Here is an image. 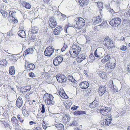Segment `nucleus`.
I'll use <instances>...</instances> for the list:
<instances>
[{"label":"nucleus","instance_id":"f257e3e1","mask_svg":"<svg viewBox=\"0 0 130 130\" xmlns=\"http://www.w3.org/2000/svg\"><path fill=\"white\" fill-rule=\"evenodd\" d=\"M76 19L72 23V26L77 29H81L85 24V20L80 17H77Z\"/></svg>","mask_w":130,"mask_h":130},{"label":"nucleus","instance_id":"f03ea898","mask_svg":"<svg viewBox=\"0 0 130 130\" xmlns=\"http://www.w3.org/2000/svg\"><path fill=\"white\" fill-rule=\"evenodd\" d=\"M81 51L80 47L75 44H73L71 48L69 53L70 56L73 58H76Z\"/></svg>","mask_w":130,"mask_h":130},{"label":"nucleus","instance_id":"7ed1b4c3","mask_svg":"<svg viewBox=\"0 0 130 130\" xmlns=\"http://www.w3.org/2000/svg\"><path fill=\"white\" fill-rule=\"evenodd\" d=\"M103 45L107 49L109 50L114 47L113 41L109 37H106L103 42Z\"/></svg>","mask_w":130,"mask_h":130},{"label":"nucleus","instance_id":"20e7f679","mask_svg":"<svg viewBox=\"0 0 130 130\" xmlns=\"http://www.w3.org/2000/svg\"><path fill=\"white\" fill-rule=\"evenodd\" d=\"M121 20L119 17L114 18L110 20L109 24L112 26L117 27L121 23Z\"/></svg>","mask_w":130,"mask_h":130},{"label":"nucleus","instance_id":"39448f33","mask_svg":"<svg viewBox=\"0 0 130 130\" xmlns=\"http://www.w3.org/2000/svg\"><path fill=\"white\" fill-rule=\"evenodd\" d=\"M112 119L111 116H107L104 120L101 121V125L102 126H108L110 124Z\"/></svg>","mask_w":130,"mask_h":130},{"label":"nucleus","instance_id":"423d86ee","mask_svg":"<svg viewBox=\"0 0 130 130\" xmlns=\"http://www.w3.org/2000/svg\"><path fill=\"white\" fill-rule=\"evenodd\" d=\"M54 51V48L52 46H49L46 48L44 53L45 56H50L52 54Z\"/></svg>","mask_w":130,"mask_h":130},{"label":"nucleus","instance_id":"0eeeda50","mask_svg":"<svg viewBox=\"0 0 130 130\" xmlns=\"http://www.w3.org/2000/svg\"><path fill=\"white\" fill-rule=\"evenodd\" d=\"M48 24L51 28H54L57 26L56 21L55 20L54 17H52L48 20Z\"/></svg>","mask_w":130,"mask_h":130},{"label":"nucleus","instance_id":"6e6552de","mask_svg":"<svg viewBox=\"0 0 130 130\" xmlns=\"http://www.w3.org/2000/svg\"><path fill=\"white\" fill-rule=\"evenodd\" d=\"M11 122L15 129H18L20 125L19 124L18 120L15 116H13L11 119Z\"/></svg>","mask_w":130,"mask_h":130},{"label":"nucleus","instance_id":"1a4fd4ad","mask_svg":"<svg viewBox=\"0 0 130 130\" xmlns=\"http://www.w3.org/2000/svg\"><path fill=\"white\" fill-rule=\"evenodd\" d=\"M21 110L23 115L26 116H27L29 115V112L30 111L29 106H26L25 105L22 108Z\"/></svg>","mask_w":130,"mask_h":130},{"label":"nucleus","instance_id":"9d476101","mask_svg":"<svg viewBox=\"0 0 130 130\" xmlns=\"http://www.w3.org/2000/svg\"><path fill=\"white\" fill-rule=\"evenodd\" d=\"M56 77L58 81L61 83L65 82L67 80V78L64 75H56Z\"/></svg>","mask_w":130,"mask_h":130},{"label":"nucleus","instance_id":"9b49d317","mask_svg":"<svg viewBox=\"0 0 130 130\" xmlns=\"http://www.w3.org/2000/svg\"><path fill=\"white\" fill-rule=\"evenodd\" d=\"M63 60V59L61 57L57 56L54 59L53 64L55 66H57L62 62Z\"/></svg>","mask_w":130,"mask_h":130},{"label":"nucleus","instance_id":"f8f14e48","mask_svg":"<svg viewBox=\"0 0 130 130\" xmlns=\"http://www.w3.org/2000/svg\"><path fill=\"white\" fill-rule=\"evenodd\" d=\"M70 120V116L69 115L65 114H63L62 119L63 123L65 124L69 123Z\"/></svg>","mask_w":130,"mask_h":130},{"label":"nucleus","instance_id":"ddd939ff","mask_svg":"<svg viewBox=\"0 0 130 130\" xmlns=\"http://www.w3.org/2000/svg\"><path fill=\"white\" fill-rule=\"evenodd\" d=\"M106 87L105 86H100L99 88V95L101 96L104 94V95L106 94H108L107 92H105Z\"/></svg>","mask_w":130,"mask_h":130},{"label":"nucleus","instance_id":"4468645a","mask_svg":"<svg viewBox=\"0 0 130 130\" xmlns=\"http://www.w3.org/2000/svg\"><path fill=\"white\" fill-rule=\"evenodd\" d=\"M110 108L109 107H105L100 109V111L101 113L103 116H106L107 115L108 112L110 111Z\"/></svg>","mask_w":130,"mask_h":130},{"label":"nucleus","instance_id":"2eb2a0df","mask_svg":"<svg viewBox=\"0 0 130 130\" xmlns=\"http://www.w3.org/2000/svg\"><path fill=\"white\" fill-rule=\"evenodd\" d=\"M86 58V55L84 53L79 55L77 59V62L78 63H80L84 60Z\"/></svg>","mask_w":130,"mask_h":130},{"label":"nucleus","instance_id":"dca6fc26","mask_svg":"<svg viewBox=\"0 0 130 130\" xmlns=\"http://www.w3.org/2000/svg\"><path fill=\"white\" fill-rule=\"evenodd\" d=\"M31 87L30 86H27L22 87L20 89V91L21 92H24L29 91L31 89Z\"/></svg>","mask_w":130,"mask_h":130},{"label":"nucleus","instance_id":"f3484780","mask_svg":"<svg viewBox=\"0 0 130 130\" xmlns=\"http://www.w3.org/2000/svg\"><path fill=\"white\" fill-rule=\"evenodd\" d=\"M79 85L82 89H85L88 87L89 84L87 82L84 81L80 83Z\"/></svg>","mask_w":130,"mask_h":130},{"label":"nucleus","instance_id":"a211bd4d","mask_svg":"<svg viewBox=\"0 0 130 130\" xmlns=\"http://www.w3.org/2000/svg\"><path fill=\"white\" fill-rule=\"evenodd\" d=\"M62 30V27L60 26L56 27L53 30V33L55 35H58L60 34Z\"/></svg>","mask_w":130,"mask_h":130},{"label":"nucleus","instance_id":"6ab92c4d","mask_svg":"<svg viewBox=\"0 0 130 130\" xmlns=\"http://www.w3.org/2000/svg\"><path fill=\"white\" fill-rule=\"evenodd\" d=\"M66 99L63 102V104L67 108H69L71 105V102L70 100H68V98H66Z\"/></svg>","mask_w":130,"mask_h":130},{"label":"nucleus","instance_id":"aec40b11","mask_svg":"<svg viewBox=\"0 0 130 130\" xmlns=\"http://www.w3.org/2000/svg\"><path fill=\"white\" fill-rule=\"evenodd\" d=\"M92 21L94 23L98 24L101 22L102 19L100 16H98L93 18L92 19Z\"/></svg>","mask_w":130,"mask_h":130},{"label":"nucleus","instance_id":"412c9836","mask_svg":"<svg viewBox=\"0 0 130 130\" xmlns=\"http://www.w3.org/2000/svg\"><path fill=\"white\" fill-rule=\"evenodd\" d=\"M34 51L33 49L31 48H29L25 51L23 53V56L25 57L26 55L29 54H32Z\"/></svg>","mask_w":130,"mask_h":130},{"label":"nucleus","instance_id":"4be33fe9","mask_svg":"<svg viewBox=\"0 0 130 130\" xmlns=\"http://www.w3.org/2000/svg\"><path fill=\"white\" fill-rule=\"evenodd\" d=\"M45 102L48 105H53L54 103V101L53 100V98H47L45 99Z\"/></svg>","mask_w":130,"mask_h":130},{"label":"nucleus","instance_id":"5701e85b","mask_svg":"<svg viewBox=\"0 0 130 130\" xmlns=\"http://www.w3.org/2000/svg\"><path fill=\"white\" fill-rule=\"evenodd\" d=\"M89 2V0H79V3L80 6H85L88 5Z\"/></svg>","mask_w":130,"mask_h":130},{"label":"nucleus","instance_id":"b1692460","mask_svg":"<svg viewBox=\"0 0 130 130\" xmlns=\"http://www.w3.org/2000/svg\"><path fill=\"white\" fill-rule=\"evenodd\" d=\"M116 67L115 63L112 64L109 61L105 65V67L110 68L111 69H113Z\"/></svg>","mask_w":130,"mask_h":130},{"label":"nucleus","instance_id":"393cba45","mask_svg":"<svg viewBox=\"0 0 130 130\" xmlns=\"http://www.w3.org/2000/svg\"><path fill=\"white\" fill-rule=\"evenodd\" d=\"M26 69L28 71L33 70L35 68V66L32 63H29L26 67Z\"/></svg>","mask_w":130,"mask_h":130},{"label":"nucleus","instance_id":"a878e982","mask_svg":"<svg viewBox=\"0 0 130 130\" xmlns=\"http://www.w3.org/2000/svg\"><path fill=\"white\" fill-rule=\"evenodd\" d=\"M23 104V101L22 98H18L16 102V105L18 107L20 108L21 107Z\"/></svg>","mask_w":130,"mask_h":130},{"label":"nucleus","instance_id":"bb28decb","mask_svg":"<svg viewBox=\"0 0 130 130\" xmlns=\"http://www.w3.org/2000/svg\"><path fill=\"white\" fill-rule=\"evenodd\" d=\"M74 115L81 116L84 114H86V111H85L76 110L73 113Z\"/></svg>","mask_w":130,"mask_h":130},{"label":"nucleus","instance_id":"cd10ccee","mask_svg":"<svg viewBox=\"0 0 130 130\" xmlns=\"http://www.w3.org/2000/svg\"><path fill=\"white\" fill-rule=\"evenodd\" d=\"M7 61L5 59H3L0 60V66L3 67H5L7 65Z\"/></svg>","mask_w":130,"mask_h":130},{"label":"nucleus","instance_id":"c85d7f7f","mask_svg":"<svg viewBox=\"0 0 130 130\" xmlns=\"http://www.w3.org/2000/svg\"><path fill=\"white\" fill-rule=\"evenodd\" d=\"M9 74L12 75H14L15 73V69L14 66H11L10 67L9 69Z\"/></svg>","mask_w":130,"mask_h":130},{"label":"nucleus","instance_id":"c756f323","mask_svg":"<svg viewBox=\"0 0 130 130\" xmlns=\"http://www.w3.org/2000/svg\"><path fill=\"white\" fill-rule=\"evenodd\" d=\"M19 35L21 37L25 38L26 36V34L25 31L24 30L19 31L18 32Z\"/></svg>","mask_w":130,"mask_h":130},{"label":"nucleus","instance_id":"7c9ffc66","mask_svg":"<svg viewBox=\"0 0 130 130\" xmlns=\"http://www.w3.org/2000/svg\"><path fill=\"white\" fill-rule=\"evenodd\" d=\"M55 126L58 130H62L64 129L63 125L61 123H57L55 124Z\"/></svg>","mask_w":130,"mask_h":130},{"label":"nucleus","instance_id":"2f4dec72","mask_svg":"<svg viewBox=\"0 0 130 130\" xmlns=\"http://www.w3.org/2000/svg\"><path fill=\"white\" fill-rule=\"evenodd\" d=\"M22 5L25 7L26 9H29L31 8V6L30 4L28 3L25 1H24L23 2Z\"/></svg>","mask_w":130,"mask_h":130},{"label":"nucleus","instance_id":"473e14b6","mask_svg":"<svg viewBox=\"0 0 130 130\" xmlns=\"http://www.w3.org/2000/svg\"><path fill=\"white\" fill-rule=\"evenodd\" d=\"M59 93L60 96L62 98H68L66 94L63 90H61L59 91Z\"/></svg>","mask_w":130,"mask_h":130},{"label":"nucleus","instance_id":"72a5a7b5","mask_svg":"<svg viewBox=\"0 0 130 130\" xmlns=\"http://www.w3.org/2000/svg\"><path fill=\"white\" fill-rule=\"evenodd\" d=\"M110 59V56L109 55H106L104 57V58L102 59L101 61L102 63L105 62L109 60Z\"/></svg>","mask_w":130,"mask_h":130},{"label":"nucleus","instance_id":"f704fd0d","mask_svg":"<svg viewBox=\"0 0 130 130\" xmlns=\"http://www.w3.org/2000/svg\"><path fill=\"white\" fill-rule=\"evenodd\" d=\"M38 30V28L37 27L33 26L31 27L30 30L32 34L37 33Z\"/></svg>","mask_w":130,"mask_h":130},{"label":"nucleus","instance_id":"c9c22d12","mask_svg":"<svg viewBox=\"0 0 130 130\" xmlns=\"http://www.w3.org/2000/svg\"><path fill=\"white\" fill-rule=\"evenodd\" d=\"M21 56L19 54L14 55L13 56L12 59L13 61L15 62L18 59H20Z\"/></svg>","mask_w":130,"mask_h":130},{"label":"nucleus","instance_id":"e433bc0d","mask_svg":"<svg viewBox=\"0 0 130 130\" xmlns=\"http://www.w3.org/2000/svg\"><path fill=\"white\" fill-rule=\"evenodd\" d=\"M68 78L69 81L72 83H75L76 81L74 78L71 75H69L68 76Z\"/></svg>","mask_w":130,"mask_h":130},{"label":"nucleus","instance_id":"4c0bfd02","mask_svg":"<svg viewBox=\"0 0 130 130\" xmlns=\"http://www.w3.org/2000/svg\"><path fill=\"white\" fill-rule=\"evenodd\" d=\"M97 4L98 7L100 11H101L103 7V3L102 2H96Z\"/></svg>","mask_w":130,"mask_h":130},{"label":"nucleus","instance_id":"58836bf2","mask_svg":"<svg viewBox=\"0 0 130 130\" xmlns=\"http://www.w3.org/2000/svg\"><path fill=\"white\" fill-rule=\"evenodd\" d=\"M95 59V57L92 53H91L89 55L88 60L89 62H92Z\"/></svg>","mask_w":130,"mask_h":130},{"label":"nucleus","instance_id":"ea45409f","mask_svg":"<svg viewBox=\"0 0 130 130\" xmlns=\"http://www.w3.org/2000/svg\"><path fill=\"white\" fill-rule=\"evenodd\" d=\"M21 115L18 114L17 115V117L20 123H23L24 121V119L21 117Z\"/></svg>","mask_w":130,"mask_h":130},{"label":"nucleus","instance_id":"a19ab883","mask_svg":"<svg viewBox=\"0 0 130 130\" xmlns=\"http://www.w3.org/2000/svg\"><path fill=\"white\" fill-rule=\"evenodd\" d=\"M107 23L106 21H103L102 23L100 24L99 26L100 27L103 28L106 27L107 26Z\"/></svg>","mask_w":130,"mask_h":130},{"label":"nucleus","instance_id":"79ce46f5","mask_svg":"<svg viewBox=\"0 0 130 130\" xmlns=\"http://www.w3.org/2000/svg\"><path fill=\"white\" fill-rule=\"evenodd\" d=\"M95 101H94L92 103L90 104L89 105V106L90 108H94L96 106V104H95Z\"/></svg>","mask_w":130,"mask_h":130},{"label":"nucleus","instance_id":"37998d69","mask_svg":"<svg viewBox=\"0 0 130 130\" xmlns=\"http://www.w3.org/2000/svg\"><path fill=\"white\" fill-rule=\"evenodd\" d=\"M68 47V46L67 44H65V43H64L63 46L62 48L61 49V51L62 52H63Z\"/></svg>","mask_w":130,"mask_h":130},{"label":"nucleus","instance_id":"c03bdc74","mask_svg":"<svg viewBox=\"0 0 130 130\" xmlns=\"http://www.w3.org/2000/svg\"><path fill=\"white\" fill-rule=\"evenodd\" d=\"M3 124H4L5 127L6 128H7L9 127V123L8 122H4Z\"/></svg>","mask_w":130,"mask_h":130},{"label":"nucleus","instance_id":"a18cd8bd","mask_svg":"<svg viewBox=\"0 0 130 130\" xmlns=\"http://www.w3.org/2000/svg\"><path fill=\"white\" fill-rule=\"evenodd\" d=\"M3 17L4 18H6L7 17L8 15V13L7 12L5 11H3L2 12H1Z\"/></svg>","mask_w":130,"mask_h":130},{"label":"nucleus","instance_id":"49530a36","mask_svg":"<svg viewBox=\"0 0 130 130\" xmlns=\"http://www.w3.org/2000/svg\"><path fill=\"white\" fill-rule=\"evenodd\" d=\"M41 112L42 113H44L45 112V107L44 105L42 104V107L41 108Z\"/></svg>","mask_w":130,"mask_h":130},{"label":"nucleus","instance_id":"de8ad7c7","mask_svg":"<svg viewBox=\"0 0 130 130\" xmlns=\"http://www.w3.org/2000/svg\"><path fill=\"white\" fill-rule=\"evenodd\" d=\"M52 97H53L52 95L46 93L44 94L43 98H51Z\"/></svg>","mask_w":130,"mask_h":130},{"label":"nucleus","instance_id":"09e8293b","mask_svg":"<svg viewBox=\"0 0 130 130\" xmlns=\"http://www.w3.org/2000/svg\"><path fill=\"white\" fill-rule=\"evenodd\" d=\"M14 14V12L12 11H10L9 12V15L10 16L12 17V18L14 17H15Z\"/></svg>","mask_w":130,"mask_h":130},{"label":"nucleus","instance_id":"8fccbe9b","mask_svg":"<svg viewBox=\"0 0 130 130\" xmlns=\"http://www.w3.org/2000/svg\"><path fill=\"white\" fill-rule=\"evenodd\" d=\"M120 49L122 51H125L127 50V48L126 46L124 45H123L120 48Z\"/></svg>","mask_w":130,"mask_h":130},{"label":"nucleus","instance_id":"3c124183","mask_svg":"<svg viewBox=\"0 0 130 130\" xmlns=\"http://www.w3.org/2000/svg\"><path fill=\"white\" fill-rule=\"evenodd\" d=\"M12 21L14 22V23H17L18 22V20L15 18L14 17L12 18L11 20Z\"/></svg>","mask_w":130,"mask_h":130},{"label":"nucleus","instance_id":"603ef678","mask_svg":"<svg viewBox=\"0 0 130 130\" xmlns=\"http://www.w3.org/2000/svg\"><path fill=\"white\" fill-rule=\"evenodd\" d=\"M78 107V106H76L75 105H74L73 106L71 107V109L73 110H75L77 109Z\"/></svg>","mask_w":130,"mask_h":130},{"label":"nucleus","instance_id":"864d4df0","mask_svg":"<svg viewBox=\"0 0 130 130\" xmlns=\"http://www.w3.org/2000/svg\"><path fill=\"white\" fill-rule=\"evenodd\" d=\"M126 70L129 73H130V63L127 66Z\"/></svg>","mask_w":130,"mask_h":130},{"label":"nucleus","instance_id":"5fc2aeb1","mask_svg":"<svg viewBox=\"0 0 130 130\" xmlns=\"http://www.w3.org/2000/svg\"><path fill=\"white\" fill-rule=\"evenodd\" d=\"M29 76L31 77H35V75L33 72H31L29 74Z\"/></svg>","mask_w":130,"mask_h":130},{"label":"nucleus","instance_id":"6e6d98bb","mask_svg":"<svg viewBox=\"0 0 130 130\" xmlns=\"http://www.w3.org/2000/svg\"><path fill=\"white\" fill-rule=\"evenodd\" d=\"M100 26L99 25L96 26V27H94V30L95 31H98L100 30V29L99 28V27Z\"/></svg>","mask_w":130,"mask_h":130},{"label":"nucleus","instance_id":"4d7b16f0","mask_svg":"<svg viewBox=\"0 0 130 130\" xmlns=\"http://www.w3.org/2000/svg\"><path fill=\"white\" fill-rule=\"evenodd\" d=\"M42 126L43 128L44 129H46V128H47L46 126L45 123L43 124L42 125Z\"/></svg>","mask_w":130,"mask_h":130},{"label":"nucleus","instance_id":"13d9d810","mask_svg":"<svg viewBox=\"0 0 130 130\" xmlns=\"http://www.w3.org/2000/svg\"><path fill=\"white\" fill-rule=\"evenodd\" d=\"M96 51L97 50H96L94 52V55L96 57H99V56H98V55L97 54Z\"/></svg>","mask_w":130,"mask_h":130},{"label":"nucleus","instance_id":"bf43d9fd","mask_svg":"<svg viewBox=\"0 0 130 130\" xmlns=\"http://www.w3.org/2000/svg\"><path fill=\"white\" fill-rule=\"evenodd\" d=\"M50 0H43V2L45 4H47Z\"/></svg>","mask_w":130,"mask_h":130},{"label":"nucleus","instance_id":"052dcab7","mask_svg":"<svg viewBox=\"0 0 130 130\" xmlns=\"http://www.w3.org/2000/svg\"><path fill=\"white\" fill-rule=\"evenodd\" d=\"M35 130H42L41 128L40 127H37L35 129Z\"/></svg>","mask_w":130,"mask_h":130},{"label":"nucleus","instance_id":"680f3d73","mask_svg":"<svg viewBox=\"0 0 130 130\" xmlns=\"http://www.w3.org/2000/svg\"><path fill=\"white\" fill-rule=\"evenodd\" d=\"M29 124L30 125H32L33 124H35V122H34V121H29Z\"/></svg>","mask_w":130,"mask_h":130},{"label":"nucleus","instance_id":"e2e57ef3","mask_svg":"<svg viewBox=\"0 0 130 130\" xmlns=\"http://www.w3.org/2000/svg\"><path fill=\"white\" fill-rule=\"evenodd\" d=\"M109 11L111 13H115V12L114 11V10L112 9H110L109 10Z\"/></svg>","mask_w":130,"mask_h":130},{"label":"nucleus","instance_id":"0e129e2a","mask_svg":"<svg viewBox=\"0 0 130 130\" xmlns=\"http://www.w3.org/2000/svg\"><path fill=\"white\" fill-rule=\"evenodd\" d=\"M62 17H63V18L62 19L63 20H64L66 18V16L64 14H62Z\"/></svg>","mask_w":130,"mask_h":130},{"label":"nucleus","instance_id":"69168bd1","mask_svg":"<svg viewBox=\"0 0 130 130\" xmlns=\"http://www.w3.org/2000/svg\"><path fill=\"white\" fill-rule=\"evenodd\" d=\"M125 39V38L122 36L121 37V39L120 40V41H123Z\"/></svg>","mask_w":130,"mask_h":130},{"label":"nucleus","instance_id":"338daca9","mask_svg":"<svg viewBox=\"0 0 130 130\" xmlns=\"http://www.w3.org/2000/svg\"><path fill=\"white\" fill-rule=\"evenodd\" d=\"M84 73L86 75H87L88 73L87 71L86 70H85L84 71Z\"/></svg>","mask_w":130,"mask_h":130},{"label":"nucleus","instance_id":"774afa93","mask_svg":"<svg viewBox=\"0 0 130 130\" xmlns=\"http://www.w3.org/2000/svg\"><path fill=\"white\" fill-rule=\"evenodd\" d=\"M129 8V9L127 12V14L130 16V7Z\"/></svg>","mask_w":130,"mask_h":130}]
</instances>
